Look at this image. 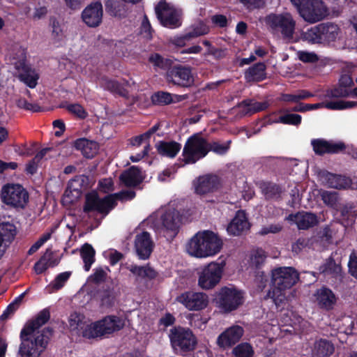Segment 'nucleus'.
Returning <instances> with one entry per match:
<instances>
[{"label":"nucleus","mask_w":357,"mask_h":357,"mask_svg":"<svg viewBox=\"0 0 357 357\" xmlns=\"http://www.w3.org/2000/svg\"><path fill=\"white\" fill-rule=\"evenodd\" d=\"M80 255L84 264V271L86 272L89 271L92 264L95 261L96 251L94 248L91 244L86 243L82 245L80 250Z\"/></svg>","instance_id":"obj_37"},{"label":"nucleus","mask_w":357,"mask_h":357,"mask_svg":"<svg viewBox=\"0 0 357 357\" xmlns=\"http://www.w3.org/2000/svg\"><path fill=\"white\" fill-rule=\"evenodd\" d=\"M165 79L169 84L181 88H189L195 82L192 68L181 64L172 65L166 72Z\"/></svg>","instance_id":"obj_11"},{"label":"nucleus","mask_w":357,"mask_h":357,"mask_svg":"<svg viewBox=\"0 0 357 357\" xmlns=\"http://www.w3.org/2000/svg\"><path fill=\"white\" fill-rule=\"evenodd\" d=\"M220 185V181L218 176L206 174L199 177L195 192L199 195H205L217 190Z\"/></svg>","instance_id":"obj_25"},{"label":"nucleus","mask_w":357,"mask_h":357,"mask_svg":"<svg viewBox=\"0 0 357 357\" xmlns=\"http://www.w3.org/2000/svg\"><path fill=\"white\" fill-rule=\"evenodd\" d=\"M153 242L148 231L138 234L135 239V249L139 259L145 260L150 257L153 250Z\"/></svg>","instance_id":"obj_21"},{"label":"nucleus","mask_w":357,"mask_h":357,"mask_svg":"<svg viewBox=\"0 0 357 357\" xmlns=\"http://www.w3.org/2000/svg\"><path fill=\"white\" fill-rule=\"evenodd\" d=\"M101 305L109 307L114 303L115 296L113 289L107 288L99 292Z\"/></svg>","instance_id":"obj_49"},{"label":"nucleus","mask_w":357,"mask_h":357,"mask_svg":"<svg viewBox=\"0 0 357 357\" xmlns=\"http://www.w3.org/2000/svg\"><path fill=\"white\" fill-rule=\"evenodd\" d=\"M109 196L111 197L112 207L114 208L117 205L116 200L121 202L130 201L134 199L136 196V193L134 190H123L117 193L110 194Z\"/></svg>","instance_id":"obj_44"},{"label":"nucleus","mask_w":357,"mask_h":357,"mask_svg":"<svg viewBox=\"0 0 357 357\" xmlns=\"http://www.w3.org/2000/svg\"><path fill=\"white\" fill-rule=\"evenodd\" d=\"M133 275L136 277L142 279H148L149 280H154L158 276V273L154 268L146 266H137L136 264H132L127 267Z\"/></svg>","instance_id":"obj_36"},{"label":"nucleus","mask_w":357,"mask_h":357,"mask_svg":"<svg viewBox=\"0 0 357 357\" xmlns=\"http://www.w3.org/2000/svg\"><path fill=\"white\" fill-rule=\"evenodd\" d=\"M22 58L15 62V68L18 72V79L24 83L27 86L33 89L38 84L39 75L31 65L26 62V52L22 51Z\"/></svg>","instance_id":"obj_17"},{"label":"nucleus","mask_w":357,"mask_h":357,"mask_svg":"<svg viewBox=\"0 0 357 357\" xmlns=\"http://www.w3.org/2000/svg\"><path fill=\"white\" fill-rule=\"evenodd\" d=\"M341 269V266L336 264L335 259L331 257L319 266V271L324 275H337L340 273Z\"/></svg>","instance_id":"obj_40"},{"label":"nucleus","mask_w":357,"mask_h":357,"mask_svg":"<svg viewBox=\"0 0 357 357\" xmlns=\"http://www.w3.org/2000/svg\"><path fill=\"white\" fill-rule=\"evenodd\" d=\"M16 105L20 109L33 112H40L43 111L42 107L38 103H32L28 102L24 98H20L16 100Z\"/></svg>","instance_id":"obj_51"},{"label":"nucleus","mask_w":357,"mask_h":357,"mask_svg":"<svg viewBox=\"0 0 357 357\" xmlns=\"http://www.w3.org/2000/svg\"><path fill=\"white\" fill-rule=\"evenodd\" d=\"M299 280L296 270L291 266H283L273 269L271 281L274 287L279 290L291 289Z\"/></svg>","instance_id":"obj_14"},{"label":"nucleus","mask_w":357,"mask_h":357,"mask_svg":"<svg viewBox=\"0 0 357 357\" xmlns=\"http://www.w3.org/2000/svg\"><path fill=\"white\" fill-rule=\"evenodd\" d=\"M298 57L303 63H314L319 61V57L314 52L299 51L298 52Z\"/></svg>","instance_id":"obj_58"},{"label":"nucleus","mask_w":357,"mask_h":357,"mask_svg":"<svg viewBox=\"0 0 357 357\" xmlns=\"http://www.w3.org/2000/svg\"><path fill=\"white\" fill-rule=\"evenodd\" d=\"M151 100L154 105L164 106L172 103L171 93L163 91H159L153 93Z\"/></svg>","instance_id":"obj_43"},{"label":"nucleus","mask_w":357,"mask_h":357,"mask_svg":"<svg viewBox=\"0 0 357 357\" xmlns=\"http://www.w3.org/2000/svg\"><path fill=\"white\" fill-rule=\"evenodd\" d=\"M106 86L110 91L117 93L121 96H126L128 94L127 90L116 80H108L106 82Z\"/></svg>","instance_id":"obj_54"},{"label":"nucleus","mask_w":357,"mask_h":357,"mask_svg":"<svg viewBox=\"0 0 357 357\" xmlns=\"http://www.w3.org/2000/svg\"><path fill=\"white\" fill-rule=\"evenodd\" d=\"M311 145L315 154L321 156L324 154L339 153L346 149V145L342 142H333L321 138L313 139Z\"/></svg>","instance_id":"obj_18"},{"label":"nucleus","mask_w":357,"mask_h":357,"mask_svg":"<svg viewBox=\"0 0 357 357\" xmlns=\"http://www.w3.org/2000/svg\"><path fill=\"white\" fill-rule=\"evenodd\" d=\"M74 146L77 150L82 152L86 158H93L98 153L99 144L92 140L86 138H79L75 140Z\"/></svg>","instance_id":"obj_33"},{"label":"nucleus","mask_w":357,"mask_h":357,"mask_svg":"<svg viewBox=\"0 0 357 357\" xmlns=\"http://www.w3.org/2000/svg\"><path fill=\"white\" fill-rule=\"evenodd\" d=\"M153 31H154L151 25L147 15H144L140 27L141 34H142L146 39L151 40L153 38Z\"/></svg>","instance_id":"obj_56"},{"label":"nucleus","mask_w":357,"mask_h":357,"mask_svg":"<svg viewBox=\"0 0 357 357\" xmlns=\"http://www.w3.org/2000/svg\"><path fill=\"white\" fill-rule=\"evenodd\" d=\"M121 183L128 188L136 187L142 183L144 178L141 169L137 166H131L123 171L119 176Z\"/></svg>","instance_id":"obj_28"},{"label":"nucleus","mask_w":357,"mask_h":357,"mask_svg":"<svg viewBox=\"0 0 357 357\" xmlns=\"http://www.w3.org/2000/svg\"><path fill=\"white\" fill-rule=\"evenodd\" d=\"M257 185L266 201H278L281 199L283 189L280 185L272 181H261Z\"/></svg>","instance_id":"obj_26"},{"label":"nucleus","mask_w":357,"mask_h":357,"mask_svg":"<svg viewBox=\"0 0 357 357\" xmlns=\"http://www.w3.org/2000/svg\"><path fill=\"white\" fill-rule=\"evenodd\" d=\"M17 229L14 224L2 222L0 224V243L7 248L15 239Z\"/></svg>","instance_id":"obj_35"},{"label":"nucleus","mask_w":357,"mask_h":357,"mask_svg":"<svg viewBox=\"0 0 357 357\" xmlns=\"http://www.w3.org/2000/svg\"><path fill=\"white\" fill-rule=\"evenodd\" d=\"M314 296L318 307L326 311L332 310L337 303V298L335 294L326 287L318 289L314 294Z\"/></svg>","instance_id":"obj_23"},{"label":"nucleus","mask_w":357,"mask_h":357,"mask_svg":"<svg viewBox=\"0 0 357 357\" xmlns=\"http://www.w3.org/2000/svg\"><path fill=\"white\" fill-rule=\"evenodd\" d=\"M232 354L235 357H253L254 350L249 343L243 342L235 347Z\"/></svg>","instance_id":"obj_46"},{"label":"nucleus","mask_w":357,"mask_h":357,"mask_svg":"<svg viewBox=\"0 0 357 357\" xmlns=\"http://www.w3.org/2000/svg\"><path fill=\"white\" fill-rule=\"evenodd\" d=\"M214 301L221 311L229 313L243 305L244 302L243 291L234 286H225L217 292Z\"/></svg>","instance_id":"obj_8"},{"label":"nucleus","mask_w":357,"mask_h":357,"mask_svg":"<svg viewBox=\"0 0 357 357\" xmlns=\"http://www.w3.org/2000/svg\"><path fill=\"white\" fill-rule=\"evenodd\" d=\"M282 229V227L280 224H271L268 226L263 227L259 231V234L261 236H265L268 234H277L280 232Z\"/></svg>","instance_id":"obj_62"},{"label":"nucleus","mask_w":357,"mask_h":357,"mask_svg":"<svg viewBox=\"0 0 357 357\" xmlns=\"http://www.w3.org/2000/svg\"><path fill=\"white\" fill-rule=\"evenodd\" d=\"M266 257V252L262 249H257L252 257V261L258 268L264 262Z\"/></svg>","instance_id":"obj_61"},{"label":"nucleus","mask_w":357,"mask_h":357,"mask_svg":"<svg viewBox=\"0 0 357 357\" xmlns=\"http://www.w3.org/2000/svg\"><path fill=\"white\" fill-rule=\"evenodd\" d=\"M111 197L108 195L103 198H100L96 191L86 193L83 206V211L88 214L96 211L104 216L107 215L113 209Z\"/></svg>","instance_id":"obj_15"},{"label":"nucleus","mask_w":357,"mask_h":357,"mask_svg":"<svg viewBox=\"0 0 357 357\" xmlns=\"http://www.w3.org/2000/svg\"><path fill=\"white\" fill-rule=\"evenodd\" d=\"M265 22L273 30L280 31L283 39L293 40L296 22L289 13H271L266 17Z\"/></svg>","instance_id":"obj_10"},{"label":"nucleus","mask_w":357,"mask_h":357,"mask_svg":"<svg viewBox=\"0 0 357 357\" xmlns=\"http://www.w3.org/2000/svg\"><path fill=\"white\" fill-rule=\"evenodd\" d=\"M66 109L69 112L76 115L77 117L82 119H85L88 115L84 107L77 103L70 104L67 105Z\"/></svg>","instance_id":"obj_57"},{"label":"nucleus","mask_w":357,"mask_h":357,"mask_svg":"<svg viewBox=\"0 0 357 357\" xmlns=\"http://www.w3.org/2000/svg\"><path fill=\"white\" fill-rule=\"evenodd\" d=\"M102 5L100 1L91 2L82 13L83 22L89 27L98 26L102 20Z\"/></svg>","instance_id":"obj_19"},{"label":"nucleus","mask_w":357,"mask_h":357,"mask_svg":"<svg viewBox=\"0 0 357 357\" xmlns=\"http://www.w3.org/2000/svg\"><path fill=\"white\" fill-rule=\"evenodd\" d=\"M148 60L154 67L162 70H167L173 63L171 59H165L158 53L151 54Z\"/></svg>","instance_id":"obj_42"},{"label":"nucleus","mask_w":357,"mask_h":357,"mask_svg":"<svg viewBox=\"0 0 357 357\" xmlns=\"http://www.w3.org/2000/svg\"><path fill=\"white\" fill-rule=\"evenodd\" d=\"M321 199L328 206L336 208L338 202V194L336 192L324 191L321 194Z\"/></svg>","instance_id":"obj_52"},{"label":"nucleus","mask_w":357,"mask_h":357,"mask_svg":"<svg viewBox=\"0 0 357 357\" xmlns=\"http://www.w3.org/2000/svg\"><path fill=\"white\" fill-rule=\"evenodd\" d=\"M244 78L247 83L259 82L267 78L266 66L263 62H258L245 70Z\"/></svg>","instance_id":"obj_29"},{"label":"nucleus","mask_w":357,"mask_h":357,"mask_svg":"<svg viewBox=\"0 0 357 357\" xmlns=\"http://www.w3.org/2000/svg\"><path fill=\"white\" fill-rule=\"evenodd\" d=\"M348 267L351 275L357 279V254L354 252H352L349 255Z\"/></svg>","instance_id":"obj_60"},{"label":"nucleus","mask_w":357,"mask_h":357,"mask_svg":"<svg viewBox=\"0 0 357 357\" xmlns=\"http://www.w3.org/2000/svg\"><path fill=\"white\" fill-rule=\"evenodd\" d=\"M107 273L102 268H97L94 270L93 274L91 275L92 280L95 283L104 282L106 279Z\"/></svg>","instance_id":"obj_64"},{"label":"nucleus","mask_w":357,"mask_h":357,"mask_svg":"<svg viewBox=\"0 0 357 357\" xmlns=\"http://www.w3.org/2000/svg\"><path fill=\"white\" fill-rule=\"evenodd\" d=\"M70 275L71 272L70 271H66L58 274L50 284L52 289L54 291L61 289L68 280Z\"/></svg>","instance_id":"obj_50"},{"label":"nucleus","mask_w":357,"mask_h":357,"mask_svg":"<svg viewBox=\"0 0 357 357\" xmlns=\"http://www.w3.org/2000/svg\"><path fill=\"white\" fill-rule=\"evenodd\" d=\"M287 219L295 222L299 229L303 230L313 227L319 223L317 215L307 211L289 214Z\"/></svg>","instance_id":"obj_24"},{"label":"nucleus","mask_w":357,"mask_h":357,"mask_svg":"<svg viewBox=\"0 0 357 357\" xmlns=\"http://www.w3.org/2000/svg\"><path fill=\"white\" fill-rule=\"evenodd\" d=\"M225 262H211L205 266L199 273L198 284L203 289H211L220 281Z\"/></svg>","instance_id":"obj_13"},{"label":"nucleus","mask_w":357,"mask_h":357,"mask_svg":"<svg viewBox=\"0 0 357 357\" xmlns=\"http://www.w3.org/2000/svg\"><path fill=\"white\" fill-rule=\"evenodd\" d=\"M124 321L116 315H107L102 319L91 323L82 328V336L86 339L102 338L124 327Z\"/></svg>","instance_id":"obj_4"},{"label":"nucleus","mask_w":357,"mask_h":357,"mask_svg":"<svg viewBox=\"0 0 357 357\" xmlns=\"http://www.w3.org/2000/svg\"><path fill=\"white\" fill-rule=\"evenodd\" d=\"M325 181L328 187L335 189L346 188L349 185V181L345 176L330 172L325 174Z\"/></svg>","instance_id":"obj_38"},{"label":"nucleus","mask_w":357,"mask_h":357,"mask_svg":"<svg viewBox=\"0 0 357 357\" xmlns=\"http://www.w3.org/2000/svg\"><path fill=\"white\" fill-rule=\"evenodd\" d=\"M176 301L190 311H200L208 305V296L204 292L186 291L176 297Z\"/></svg>","instance_id":"obj_16"},{"label":"nucleus","mask_w":357,"mask_h":357,"mask_svg":"<svg viewBox=\"0 0 357 357\" xmlns=\"http://www.w3.org/2000/svg\"><path fill=\"white\" fill-rule=\"evenodd\" d=\"M158 20L164 27L176 29L181 26L180 12L165 0H160L155 7Z\"/></svg>","instance_id":"obj_12"},{"label":"nucleus","mask_w":357,"mask_h":357,"mask_svg":"<svg viewBox=\"0 0 357 357\" xmlns=\"http://www.w3.org/2000/svg\"><path fill=\"white\" fill-rule=\"evenodd\" d=\"M183 217L176 209H169L161 215L162 225L168 230L177 232Z\"/></svg>","instance_id":"obj_31"},{"label":"nucleus","mask_w":357,"mask_h":357,"mask_svg":"<svg viewBox=\"0 0 357 357\" xmlns=\"http://www.w3.org/2000/svg\"><path fill=\"white\" fill-rule=\"evenodd\" d=\"M243 333L244 330L241 326H232L218 336L217 343L222 348L231 347L240 340Z\"/></svg>","instance_id":"obj_22"},{"label":"nucleus","mask_w":357,"mask_h":357,"mask_svg":"<svg viewBox=\"0 0 357 357\" xmlns=\"http://www.w3.org/2000/svg\"><path fill=\"white\" fill-rule=\"evenodd\" d=\"M105 11L112 17H121L124 13V5L118 0H107L105 3Z\"/></svg>","instance_id":"obj_41"},{"label":"nucleus","mask_w":357,"mask_h":357,"mask_svg":"<svg viewBox=\"0 0 357 357\" xmlns=\"http://www.w3.org/2000/svg\"><path fill=\"white\" fill-rule=\"evenodd\" d=\"M155 149L161 156L174 158L180 151L181 144L175 141L160 140L156 143Z\"/></svg>","instance_id":"obj_32"},{"label":"nucleus","mask_w":357,"mask_h":357,"mask_svg":"<svg viewBox=\"0 0 357 357\" xmlns=\"http://www.w3.org/2000/svg\"><path fill=\"white\" fill-rule=\"evenodd\" d=\"M300 16L306 22L315 23L328 15V8L322 0H290Z\"/></svg>","instance_id":"obj_6"},{"label":"nucleus","mask_w":357,"mask_h":357,"mask_svg":"<svg viewBox=\"0 0 357 357\" xmlns=\"http://www.w3.org/2000/svg\"><path fill=\"white\" fill-rule=\"evenodd\" d=\"M325 96L329 98H346L349 96V90L340 84L326 91Z\"/></svg>","instance_id":"obj_48"},{"label":"nucleus","mask_w":357,"mask_h":357,"mask_svg":"<svg viewBox=\"0 0 357 357\" xmlns=\"http://www.w3.org/2000/svg\"><path fill=\"white\" fill-rule=\"evenodd\" d=\"M231 141L227 144H221L217 142H209L206 139L196 133L186 140L182 151V158H178L181 167L186 165L195 164L205 158L210 151L218 155L225 154L229 149Z\"/></svg>","instance_id":"obj_2"},{"label":"nucleus","mask_w":357,"mask_h":357,"mask_svg":"<svg viewBox=\"0 0 357 357\" xmlns=\"http://www.w3.org/2000/svg\"><path fill=\"white\" fill-rule=\"evenodd\" d=\"M340 32V27L333 22H323L308 29L302 33L304 40L310 43L334 42Z\"/></svg>","instance_id":"obj_7"},{"label":"nucleus","mask_w":357,"mask_h":357,"mask_svg":"<svg viewBox=\"0 0 357 357\" xmlns=\"http://www.w3.org/2000/svg\"><path fill=\"white\" fill-rule=\"evenodd\" d=\"M1 202L10 208L24 209L29 202L28 191L20 184L7 183L1 191Z\"/></svg>","instance_id":"obj_9"},{"label":"nucleus","mask_w":357,"mask_h":357,"mask_svg":"<svg viewBox=\"0 0 357 357\" xmlns=\"http://www.w3.org/2000/svg\"><path fill=\"white\" fill-rule=\"evenodd\" d=\"M208 28L206 25L202 24L196 26L192 31L185 34L174 36L172 39V43L177 47H182L185 46V45L193 38L205 35L208 33Z\"/></svg>","instance_id":"obj_30"},{"label":"nucleus","mask_w":357,"mask_h":357,"mask_svg":"<svg viewBox=\"0 0 357 357\" xmlns=\"http://www.w3.org/2000/svg\"><path fill=\"white\" fill-rule=\"evenodd\" d=\"M333 344L326 339H320L314 345V352L317 357H328L334 352Z\"/></svg>","instance_id":"obj_39"},{"label":"nucleus","mask_w":357,"mask_h":357,"mask_svg":"<svg viewBox=\"0 0 357 357\" xmlns=\"http://www.w3.org/2000/svg\"><path fill=\"white\" fill-rule=\"evenodd\" d=\"M169 338L174 351L179 355L186 356L193 352L198 344V340L189 328L174 326L169 330Z\"/></svg>","instance_id":"obj_5"},{"label":"nucleus","mask_w":357,"mask_h":357,"mask_svg":"<svg viewBox=\"0 0 357 357\" xmlns=\"http://www.w3.org/2000/svg\"><path fill=\"white\" fill-rule=\"evenodd\" d=\"M89 188V176L82 174L77 175L70 179L68 183L65 195L71 197V201L77 200L81 197L84 191Z\"/></svg>","instance_id":"obj_20"},{"label":"nucleus","mask_w":357,"mask_h":357,"mask_svg":"<svg viewBox=\"0 0 357 357\" xmlns=\"http://www.w3.org/2000/svg\"><path fill=\"white\" fill-rule=\"evenodd\" d=\"M301 120V116L297 114H287L279 117L280 122L286 125L298 126Z\"/></svg>","instance_id":"obj_55"},{"label":"nucleus","mask_w":357,"mask_h":357,"mask_svg":"<svg viewBox=\"0 0 357 357\" xmlns=\"http://www.w3.org/2000/svg\"><path fill=\"white\" fill-rule=\"evenodd\" d=\"M337 210L340 212L341 215L347 219L357 216V204L352 202L342 204Z\"/></svg>","instance_id":"obj_47"},{"label":"nucleus","mask_w":357,"mask_h":357,"mask_svg":"<svg viewBox=\"0 0 357 357\" xmlns=\"http://www.w3.org/2000/svg\"><path fill=\"white\" fill-rule=\"evenodd\" d=\"M357 106V102L349 100L330 101L324 104V107L332 110H342Z\"/></svg>","instance_id":"obj_45"},{"label":"nucleus","mask_w":357,"mask_h":357,"mask_svg":"<svg viewBox=\"0 0 357 357\" xmlns=\"http://www.w3.org/2000/svg\"><path fill=\"white\" fill-rule=\"evenodd\" d=\"M50 319V310L45 308L24 325L20 335L21 344L19 353L22 357H39L45 350L54 330L49 326L41 331L38 330L47 323Z\"/></svg>","instance_id":"obj_1"},{"label":"nucleus","mask_w":357,"mask_h":357,"mask_svg":"<svg viewBox=\"0 0 357 357\" xmlns=\"http://www.w3.org/2000/svg\"><path fill=\"white\" fill-rule=\"evenodd\" d=\"M248 10L259 9L264 7L265 0H239Z\"/></svg>","instance_id":"obj_59"},{"label":"nucleus","mask_w":357,"mask_h":357,"mask_svg":"<svg viewBox=\"0 0 357 357\" xmlns=\"http://www.w3.org/2000/svg\"><path fill=\"white\" fill-rule=\"evenodd\" d=\"M222 239L211 230L199 231L186 244V250L191 255L198 258L213 256L222 247Z\"/></svg>","instance_id":"obj_3"},{"label":"nucleus","mask_w":357,"mask_h":357,"mask_svg":"<svg viewBox=\"0 0 357 357\" xmlns=\"http://www.w3.org/2000/svg\"><path fill=\"white\" fill-rule=\"evenodd\" d=\"M250 228V223L245 211L238 210L227 227V231L231 235L238 236Z\"/></svg>","instance_id":"obj_27"},{"label":"nucleus","mask_w":357,"mask_h":357,"mask_svg":"<svg viewBox=\"0 0 357 357\" xmlns=\"http://www.w3.org/2000/svg\"><path fill=\"white\" fill-rule=\"evenodd\" d=\"M269 104L266 101L257 102L254 99L248 98L238 103V107L242 108V112L245 115H252L253 114L265 111L268 109Z\"/></svg>","instance_id":"obj_34"},{"label":"nucleus","mask_w":357,"mask_h":357,"mask_svg":"<svg viewBox=\"0 0 357 357\" xmlns=\"http://www.w3.org/2000/svg\"><path fill=\"white\" fill-rule=\"evenodd\" d=\"M49 267H55L60 262V258L52 250L51 248L46 249L43 255L41 256Z\"/></svg>","instance_id":"obj_53"},{"label":"nucleus","mask_w":357,"mask_h":357,"mask_svg":"<svg viewBox=\"0 0 357 357\" xmlns=\"http://www.w3.org/2000/svg\"><path fill=\"white\" fill-rule=\"evenodd\" d=\"M84 316L77 312H73L69 317V324L71 327L78 328L82 323Z\"/></svg>","instance_id":"obj_63"}]
</instances>
